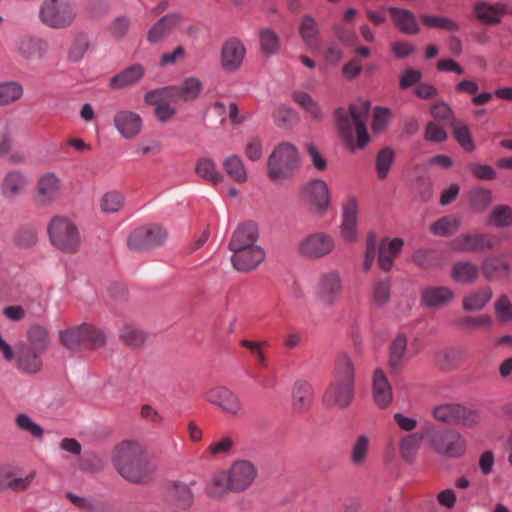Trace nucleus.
Masks as SVG:
<instances>
[{
  "label": "nucleus",
  "mask_w": 512,
  "mask_h": 512,
  "mask_svg": "<svg viewBox=\"0 0 512 512\" xmlns=\"http://www.w3.org/2000/svg\"><path fill=\"white\" fill-rule=\"evenodd\" d=\"M369 101L351 104L349 110L338 108L335 111V120L338 132L350 151L364 148L370 141L366 128Z\"/></svg>",
  "instance_id": "obj_1"
},
{
  "label": "nucleus",
  "mask_w": 512,
  "mask_h": 512,
  "mask_svg": "<svg viewBox=\"0 0 512 512\" xmlns=\"http://www.w3.org/2000/svg\"><path fill=\"white\" fill-rule=\"evenodd\" d=\"M112 463L125 481L135 485L150 483L157 469L155 458L146 450H115Z\"/></svg>",
  "instance_id": "obj_2"
},
{
  "label": "nucleus",
  "mask_w": 512,
  "mask_h": 512,
  "mask_svg": "<svg viewBox=\"0 0 512 512\" xmlns=\"http://www.w3.org/2000/svg\"><path fill=\"white\" fill-rule=\"evenodd\" d=\"M354 397V365L347 355L338 358L335 366L334 381L324 394L328 406L348 407Z\"/></svg>",
  "instance_id": "obj_3"
},
{
  "label": "nucleus",
  "mask_w": 512,
  "mask_h": 512,
  "mask_svg": "<svg viewBox=\"0 0 512 512\" xmlns=\"http://www.w3.org/2000/svg\"><path fill=\"white\" fill-rule=\"evenodd\" d=\"M298 168V150L288 142L278 144L267 160V175L273 182H282L292 178Z\"/></svg>",
  "instance_id": "obj_4"
},
{
  "label": "nucleus",
  "mask_w": 512,
  "mask_h": 512,
  "mask_svg": "<svg viewBox=\"0 0 512 512\" xmlns=\"http://www.w3.org/2000/svg\"><path fill=\"white\" fill-rule=\"evenodd\" d=\"M77 15V6L72 0H43L38 10L39 21L55 30L71 27Z\"/></svg>",
  "instance_id": "obj_5"
},
{
  "label": "nucleus",
  "mask_w": 512,
  "mask_h": 512,
  "mask_svg": "<svg viewBox=\"0 0 512 512\" xmlns=\"http://www.w3.org/2000/svg\"><path fill=\"white\" fill-rule=\"evenodd\" d=\"M203 89L202 81L194 76L185 78L179 85L151 90L145 94L146 103L172 100L173 103L192 102L198 98Z\"/></svg>",
  "instance_id": "obj_6"
},
{
  "label": "nucleus",
  "mask_w": 512,
  "mask_h": 512,
  "mask_svg": "<svg viewBox=\"0 0 512 512\" xmlns=\"http://www.w3.org/2000/svg\"><path fill=\"white\" fill-rule=\"evenodd\" d=\"M51 243L67 254H74L81 246V236L75 223L67 217L56 216L48 225Z\"/></svg>",
  "instance_id": "obj_7"
},
{
  "label": "nucleus",
  "mask_w": 512,
  "mask_h": 512,
  "mask_svg": "<svg viewBox=\"0 0 512 512\" xmlns=\"http://www.w3.org/2000/svg\"><path fill=\"white\" fill-rule=\"evenodd\" d=\"M59 340L69 350L79 351L87 348H98L104 345V334L89 324L73 326L60 331Z\"/></svg>",
  "instance_id": "obj_8"
},
{
  "label": "nucleus",
  "mask_w": 512,
  "mask_h": 512,
  "mask_svg": "<svg viewBox=\"0 0 512 512\" xmlns=\"http://www.w3.org/2000/svg\"><path fill=\"white\" fill-rule=\"evenodd\" d=\"M343 290V279L337 269L320 273L314 286L316 299L328 307L334 306L341 299Z\"/></svg>",
  "instance_id": "obj_9"
},
{
  "label": "nucleus",
  "mask_w": 512,
  "mask_h": 512,
  "mask_svg": "<svg viewBox=\"0 0 512 512\" xmlns=\"http://www.w3.org/2000/svg\"><path fill=\"white\" fill-rule=\"evenodd\" d=\"M14 52L21 60L39 62L47 57L49 43L41 36L24 33L15 39Z\"/></svg>",
  "instance_id": "obj_10"
},
{
  "label": "nucleus",
  "mask_w": 512,
  "mask_h": 512,
  "mask_svg": "<svg viewBox=\"0 0 512 512\" xmlns=\"http://www.w3.org/2000/svg\"><path fill=\"white\" fill-rule=\"evenodd\" d=\"M35 477V470L24 471L21 466L12 463L0 464V492L6 490L26 491Z\"/></svg>",
  "instance_id": "obj_11"
},
{
  "label": "nucleus",
  "mask_w": 512,
  "mask_h": 512,
  "mask_svg": "<svg viewBox=\"0 0 512 512\" xmlns=\"http://www.w3.org/2000/svg\"><path fill=\"white\" fill-rule=\"evenodd\" d=\"M168 233L164 227L158 224H150L135 229L128 238V246L131 250H148L165 243Z\"/></svg>",
  "instance_id": "obj_12"
},
{
  "label": "nucleus",
  "mask_w": 512,
  "mask_h": 512,
  "mask_svg": "<svg viewBox=\"0 0 512 512\" xmlns=\"http://www.w3.org/2000/svg\"><path fill=\"white\" fill-rule=\"evenodd\" d=\"M301 196L315 215L323 216L326 214L330 205V192L325 181L314 179L307 182L302 187Z\"/></svg>",
  "instance_id": "obj_13"
},
{
  "label": "nucleus",
  "mask_w": 512,
  "mask_h": 512,
  "mask_svg": "<svg viewBox=\"0 0 512 512\" xmlns=\"http://www.w3.org/2000/svg\"><path fill=\"white\" fill-rule=\"evenodd\" d=\"M335 248L334 238L324 232H314L304 237L298 244V253L308 259H320L329 255Z\"/></svg>",
  "instance_id": "obj_14"
},
{
  "label": "nucleus",
  "mask_w": 512,
  "mask_h": 512,
  "mask_svg": "<svg viewBox=\"0 0 512 512\" xmlns=\"http://www.w3.org/2000/svg\"><path fill=\"white\" fill-rule=\"evenodd\" d=\"M62 190L61 179L53 172L41 175L35 186V203L39 207H50L59 198Z\"/></svg>",
  "instance_id": "obj_15"
},
{
  "label": "nucleus",
  "mask_w": 512,
  "mask_h": 512,
  "mask_svg": "<svg viewBox=\"0 0 512 512\" xmlns=\"http://www.w3.org/2000/svg\"><path fill=\"white\" fill-rule=\"evenodd\" d=\"M205 399L229 415L239 416L243 412L239 396L228 387H212L205 393Z\"/></svg>",
  "instance_id": "obj_16"
},
{
  "label": "nucleus",
  "mask_w": 512,
  "mask_h": 512,
  "mask_svg": "<svg viewBox=\"0 0 512 512\" xmlns=\"http://www.w3.org/2000/svg\"><path fill=\"white\" fill-rule=\"evenodd\" d=\"M226 471L230 478L232 492L247 490L258 476L256 466L247 460L235 461Z\"/></svg>",
  "instance_id": "obj_17"
},
{
  "label": "nucleus",
  "mask_w": 512,
  "mask_h": 512,
  "mask_svg": "<svg viewBox=\"0 0 512 512\" xmlns=\"http://www.w3.org/2000/svg\"><path fill=\"white\" fill-rule=\"evenodd\" d=\"M231 252V263L234 269L241 273L255 270L265 259V251L259 245L231 250Z\"/></svg>",
  "instance_id": "obj_18"
},
{
  "label": "nucleus",
  "mask_w": 512,
  "mask_h": 512,
  "mask_svg": "<svg viewBox=\"0 0 512 512\" xmlns=\"http://www.w3.org/2000/svg\"><path fill=\"white\" fill-rule=\"evenodd\" d=\"M358 225V201L353 195H350L342 206V223L340 234L348 242L357 240Z\"/></svg>",
  "instance_id": "obj_19"
},
{
  "label": "nucleus",
  "mask_w": 512,
  "mask_h": 512,
  "mask_svg": "<svg viewBox=\"0 0 512 512\" xmlns=\"http://www.w3.org/2000/svg\"><path fill=\"white\" fill-rule=\"evenodd\" d=\"M113 123L120 135L127 140L136 138L142 130L140 115L128 110L118 111L114 115Z\"/></svg>",
  "instance_id": "obj_20"
},
{
  "label": "nucleus",
  "mask_w": 512,
  "mask_h": 512,
  "mask_svg": "<svg viewBox=\"0 0 512 512\" xmlns=\"http://www.w3.org/2000/svg\"><path fill=\"white\" fill-rule=\"evenodd\" d=\"M372 398L379 409H387L393 402L392 386L381 368L373 373Z\"/></svg>",
  "instance_id": "obj_21"
},
{
  "label": "nucleus",
  "mask_w": 512,
  "mask_h": 512,
  "mask_svg": "<svg viewBox=\"0 0 512 512\" xmlns=\"http://www.w3.org/2000/svg\"><path fill=\"white\" fill-rule=\"evenodd\" d=\"M28 184L29 180L22 171L10 170L1 182V194L4 199L13 201L26 191Z\"/></svg>",
  "instance_id": "obj_22"
},
{
  "label": "nucleus",
  "mask_w": 512,
  "mask_h": 512,
  "mask_svg": "<svg viewBox=\"0 0 512 512\" xmlns=\"http://www.w3.org/2000/svg\"><path fill=\"white\" fill-rule=\"evenodd\" d=\"M246 49L243 43L232 38L226 41L221 51V64L225 71L234 72L241 66Z\"/></svg>",
  "instance_id": "obj_23"
},
{
  "label": "nucleus",
  "mask_w": 512,
  "mask_h": 512,
  "mask_svg": "<svg viewBox=\"0 0 512 512\" xmlns=\"http://www.w3.org/2000/svg\"><path fill=\"white\" fill-rule=\"evenodd\" d=\"M258 228L253 222H245L240 224L233 232L229 242V249L239 250L241 248H247L256 246L258 241Z\"/></svg>",
  "instance_id": "obj_24"
},
{
  "label": "nucleus",
  "mask_w": 512,
  "mask_h": 512,
  "mask_svg": "<svg viewBox=\"0 0 512 512\" xmlns=\"http://www.w3.org/2000/svg\"><path fill=\"white\" fill-rule=\"evenodd\" d=\"M492 246V242L484 234H462L450 242V247L455 252L482 251Z\"/></svg>",
  "instance_id": "obj_25"
},
{
  "label": "nucleus",
  "mask_w": 512,
  "mask_h": 512,
  "mask_svg": "<svg viewBox=\"0 0 512 512\" xmlns=\"http://www.w3.org/2000/svg\"><path fill=\"white\" fill-rule=\"evenodd\" d=\"M181 20L182 16L177 13L162 17L148 31L147 40L152 44L159 43L180 24Z\"/></svg>",
  "instance_id": "obj_26"
},
{
  "label": "nucleus",
  "mask_w": 512,
  "mask_h": 512,
  "mask_svg": "<svg viewBox=\"0 0 512 512\" xmlns=\"http://www.w3.org/2000/svg\"><path fill=\"white\" fill-rule=\"evenodd\" d=\"M291 397L293 411L297 414L306 412L313 399V389L311 384L304 380L296 381L292 387Z\"/></svg>",
  "instance_id": "obj_27"
},
{
  "label": "nucleus",
  "mask_w": 512,
  "mask_h": 512,
  "mask_svg": "<svg viewBox=\"0 0 512 512\" xmlns=\"http://www.w3.org/2000/svg\"><path fill=\"white\" fill-rule=\"evenodd\" d=\"M402 246L403 240L400 238L382 240L378 254V264L381 269L389 271L393 267L394 259L401 251Z\"/></svg>",
  "instance_id": "obj_28"
},
{
  "label": "nucleus",
  "mask_w": 512,
  "mask_h": 512,
  "mask_svg": "<svg viewBox=\"0 0 512 512\" xmlns=\"http://www.w3.org/2000/svg\"><path fill=\"white\" fill-rule=\"evenodd\" d=\"M506 13V6L502 3H488L479 1L475 4V14L485 24H497Z\"/></svg>",
  "instance_id": "obj_29"
},
{
  "label": "nucleus",
  "mask_w": 512,
  "mask_h": 512,
  "mask_svg": "<svg viewBox=\"0 0 512 512\" xmlns=\"http://www.w3.org/2000/svg\"><path fill=\"white\" fill-rule=\"evenodd\" d=\"M42 354V352L23 345L17 352L18 369L24 373H37L42 368Z\"/></svg>",
  "instance_id": "obj_30"
},
{
  "label": "nucleus",
  "mask_w": 512,
  "mask_h": 512,
  "mask_svg": "<svg viewBox=\"0 0 512 512\" xmlns=\"http://www.w3.org/2000/svg\"><path fill=\"white\" fill-rule=\"evenodd\" d=\"M229 491L232 492V486L226 470L215 473L205 487L206 495L217 500L225 497Z\"/></svg>",
  "instance_id": "obj_31"
},
{
  "label": "nucleus",
  "mask_w": 512,
  "mask_h": 512,
  "mask_svg": "<svg viewBox=\"0 0 512 512\" xmlns=\"http://www.w3.org/2000/svg\"><path fill=\"white\" fill-rule=\"evenodd\" d=\"M299 34L303 42L311 49L319 46V26L316 19L311 15H304L299 23Z\"/></svg>",
  "instance_id": "obj_32"
},
{
  "label": "nucleus",
  "mask_w": 512,
  "mask_h": 512,
  "mask_svg": "<svg viewBox=\"0 0 512 512\" xmlns=\"http://www.w3.org/2000/svg\"><path fill=\"white\" fill-rule=\"evenodd\" d=\"M168 496L182 510H189L194 502V493L190 485L181 482H175L169 487Z\"/></svg>",
  "instance_id": "obj_33"
},
{
  "label": "nucleus",
  "mask_w": 512,
  "mask_h": 512,
  "mask_svg": "<svg viewBox=\"0 0 512 512\" xmlns=\"http://www.w3.org/2000/svg\"><path fill=\"white\" fill-rule=\"evenodd\" d=\"M479 275V268L470 261L456 262L451 269L452 279L460 284H472Z\"/></svg>",
  "instance_id": "obj_34"
},
{
  "label": "nucleus",
  "mask_w": 512,
  "mask_h": 512,
  "mask_svg": "<svg viewBox=\"0 0 512 512\" xmlns=\"http://www.w3.org/2000/svg\"><path fill=\"white\" fill-rule=\"evenodd\" d=\"M24 96V86L16 80L0 82V106H10Z\"/></svg>",
  "instance_id": "obj_35"
},
{
  "label": "nucleus",
  "mask_w": 512,
  "mask_h": 512,
  "mask_svg": "<svg viewBox=\"0 0 512 512\" xmlns=\"http://www.w3.org/2000/svg\"><path fill=\"white\" fill-rule=\"evenodd\" d=\"M144 75V68L139 65H132L113 76L110 80V87L113 89H122L138 82Z\"/></svg>",
  "instance_id": "obj_36"
},
{
  "label": "nucleus",
  "mask_w": 512,
  "mask_h": 512,
  "mask_svg": "<svg viewBox=\"0 0 512 512\" xmlns=\"http://www.w3.org/2000/svg\"><path fill=\"white\" fill-rule=\"evenodd\" d=\"M387 11L395 25L405 34L416 33V19L412 12L406 9L388 7Z\"/></svg>",
  "instance_id": "obj_37"
},
{
  "label": "nucleus",
  "mask_w": 512,
  "mask_h": 512,
  "mask_svg": "<svg viewBox=\"0 0 512 512\" xmlns=\"http://www.w3.org/2000/svg\"><path fill=\"white\" fill-rule=\"evenodd\" d=\"M225 173L236 183H245L248 174L245 169L243 160L240 156L232 154L227 156L222 163Z\"/></svg>",
  "instance_id": "obj_38"
},
{
  "label": "nucleus",
  "mask_w": 512,
  "mask_h": 512,
  "mask_svg": "<svg viewBox=\"0 0 512 512\" xmlns=\"http://www.w3.org/2000/svg\"><path fill=\"white\" fill-rule=\"evenodd\" d=\"M452 289L444 286L429 287L423 291L422 299L427 306H440L453 300Z\"/></svg>",
  "instance_id": "obj_39"
},
{
  "label": "nucleus",
  "mask_w": 512,
  "mask_h": 512,
  "mask_svg": "<svg viewBox=\"0 0 512 512\" xmlns=\"http://www.w3.org/2000/svg\"><path fill=\"white\" fill-rule=\"evenodd\" d=\"M196 174L213 185L222 182L224 176L217 170L215 162L210 158H201L195 166Z\"/></svg>",
  "instance_id": "obj_40"
},
{
  "label": "nucleus",
  "mask_w": 512,
  "mask_h": 512,
  "mask_svg": "<svg viewBox=\"0 0 512 512\" xmlns=\"http://www.w3.org/2000/svg\"><path fill=\"white\" fill-rule=\"evenodd\" d=\"M493 293L491 289L484 288L472 292L464 297L463 309L465 311H478L483 309L492 299Z\"/></svg>",
  "instance_id": "obj_41"
},
{
  "label": "nucleus",
  "mask_w": 512,
  "mask_h": 512,
  "mask_svg": "<svg viewBox=\"0 0 512 512\" xmlns=\"http://www.w3.org/2000/svg\"><path fill=\"white\" fill-rule=\"evenodd\" d=\"M27 334L29 341V344L27 345L28 347L42 353L47 350L50 344V338L46 328L38 324H34L29 328Z\"/></svg>",
  "instance_id": "obj_42"
},
{
  "label": "nucleus",
  "mask_w": 512,
  "mask_h": 512,
  "mask_svg": "<svg viewBox=\"0 0 512 512\" xmlns=\"http://www.w3.org/2000/svg\"><path fill=\"white\" fill-rule=\"evenodd\" d=\"M482 269L485 277L489 280L506 278L509 275V265L494 257L486 258Z\"/></svg>",
  "instance_id": "obj_43"
},
{
  "label": "nucleus",
  "mask_w": 512,
  "mask_h": 512,
  "mask_svg": "<svg viewBox=\"0 0 512 512\" xmlns=\"http://www.w3.org/2000/svg\"><path fill=\"white\" fill-rule=\"evenodd\" d=\"M241 346L248 349L251 355L256 359L261 368L268 367V357L266 350L270 347V343L266 340L255 341L243 339L240 342Z\"/></svg>",
  "instance_id": "obj_44"
},
{
  "label": "nucleus",
  "mask_w": 512,
  "mask_h": 512,
  "mask_svg": "<svg viewBox=\"0 0 512 512\" xmlns=\"http://www.w3.org/2000/svg\"><path fill=\"white\" fill-rule=\"evenodd\" d=\"M407 339L404 335H398L391 344L389 366L393 372H398L402 365L406 351Z\"/></svg>",
  "instance_id": "obj_45"
},
{
  "label": "nucleus",
  "mask_w": 512,
  "mask_h": 512,
  "mask_svg": "<svg viewBox=\"0 0 512 512\" xmlns=\"http://www.w3.org/2000/svg\"><path fill=\"white\" fill-rule=\"evenodd\" d=\"M452 129L455 140L463 150L469 153H472L476 150V144L467 124L462 122H455L452 124Z\"/></svg>",
  "instance_id": "obj_46"
},
{
  "label": "nucleus",
  "mask_w": 512,
  "mask_h": 512,
  "mask_svg": "<svg viewBox=\"0 0 512 512\" xmlns=\"http://www.w3.org/2000/svg\"><path fill=\"white\" fill-rule=\"evenodd\" d=\"M125 204V197L119 191H108L100 199V210L106 214L120 211Z\"/></svg>",
  "instance_id": "obj_47"
},
{
  "label": "nucleus",
  "mask_w": 512,
  "mask_h": 512,
  "mask_svg": "<svg viewBox=\"0 0 512 512\" xmlns=\"http://www.w3.org/2000/svg\"><path fill=\"white\" fill-rule=\"evenodd\" d=\"M120 339L125 345L138 348L147 340V334L133 325H125L120 331Z\"/></svg>",
  "instance_id": "obj_48"
},
{
  "label": "nucleus",
  "mask_w": 512,
  "mask_h": 512,
  "mask_svg": "<svg viewBox=\"0 0 512 512\" xmlns=\"http://www.w3.org/2000/svg\"><path fill=\"white\" fill-rule=\"evenodd\" d=\"M293 100L304 109L312 118L319 119L322 116L321 108L308 93L303 91H295Z\"/></svg>",
  "instance_id": "obj_49"
},
{
  "label": "nucleus",
  "mask_w": 512,
  "mask_h": 512,
  "mask_svg": "<svg viewBox=\"0 0 512 512\" xmlns=\"http://www.w3.org/2000/svg\"><path fill=\"white\" fill-rule=\"evenodd\" d=\"M421 20L428 28H439L449 32H455L459 29L457 22L451 18L439 15H422Z\"/></svg>",
  "instance_id": "obj_50"
},
{
  "label": "nucleus",
  "mask_w": 512,
  "mask_h": 512,
  "mask_svg": "<svg viewBox=\"0 0 512 512\" xmlns=\"http://www.w3.org/2000/svg\"><path fill=\"white\" fill-rule=\"evenodd\" d=\"M391 283L389 279L377 280L372 286V300L373 303L382 307L390 300Z\"/></svg>",
  "instance_id": "obj_51"
},
{
  "label": "nucleus",
  "mask_w": 512,
  "mask_h": 512,
  "mask_svg": "<svg viewBox=\"0 0 512 512\" xmlns=\"http://www.w3.org/2000/svg\"><path fill=\"white\" fill-rule=\"evenodd\" d=\"M273 120L275 124L280 128H290L298 122L297 113L285 105L279 106L273 112Z\"/></svg>",
  "instance_id": "obj_52"
},
{
  "label": "nucleus",
  "mask_w": 512,
  "mask_h": 512,
  "mask_svg": "<svg viewBox=\"0 0 512 512\" xmlns=\"http://www.w3.org/2000/svg\"><path fill=\"white\" fill-rule=\"evenodd\" d=\"M433 441L437 444L435 448H461L465 444L460 434L455 431L437 433L433 436Z\"/></svg>",
  "instance_id": "obj_53"
},
{
  "label": "nucleus",
  "mask_w": 512,
  "mask_h": 512,
  "mask_svg": "<svg viewBox=\"0 0 512 512\" xmlns=\"http://www.w3.org/2000/svg\"><path fill=\"white\" fill-rule=\"evenodd\" d=\"M459 226L460 222L456 217L446 216L433 223L430 230L434 235L449 236L455 233Z\"/></svg>",
  "instance_id": "obj_54"
},
{
  "label": "nucleus",
  "mask_w": 512,
  "mask_h": 512,
  "mask_svg": "<svg viewBox=\"0 0 512 512\" xmlns=\"http://www.w3.org/2000/svg\"><path fill=\"white\" fill-rule=\"evenodd\" d=\"M394 161V152L391 148L386 147L380 150L376 156L377 176L380 180L388 176L391 165Z\"/></svg>",
  "instance_id": "obj_55"
},
{
  "label": "nucleus",
  "mask_w": 512,
  "mask_h": 512,
  "mask_svg": "<svg viewBox=\"0 0 512 512\" xmlns=\"http://www.w3.org/2000/svg\"><path fill=\"white\" fill-rule=\"evenodd\" d=\"M489 223L502 228L512 225V209L507 205L496 206L490 215Z\"/></svg>",
  "instance_id": "obj_56"
},
{
  "label": "nucleus",
  "mask_w": 512,
  "mask_h": 512,
  "mask_svg": "<svg viewBox=\"0 0 512 512\" xmlns=\"http://www.w3.org/2000/svg\"><path fill=\"white\" fill-rule=\"evenodd\" d=\"M15 424L21 431L26 432L35 438H39L43 435L42 427L25 413H19L16 415Z\"/></svg>",
  "instance_id": "obj_57"
},
{
  "label": "nucleus",
  "mask_w": 512,
  "mask_h": 512,
  "mask_svg": "<svg viewBox=\"0 0 512 512\" xmlns=\"http://www.w3.org/2000/svg\"><path fill=\"white\" fill-rule=\"evenodd\" d=\"M260 43L262 51L266 54H275L280 47L278 35L269 28L261 30Z\"/></svg>",
  "instance_id": "obj_58"
},
{
  "label": "nucleus",
  "mask_w": 512,
  "mask_h": 512,
  "mask_svg": "<svg viewBox=\"0 0 512 512\" xmlns=\"http://www.w3.org/2000/svg\"><path fill=\"white\" fill-rule=\"evenodd\" d=\"M492 201V194L487 189L477 188L471 191V204L478 211H483Z\"/></svg>",
  "instance_id": "obj_59"
},
{
  "label": "nucleus",
  "mask_w": 512,
  "mask_h": 512,
  "mask_svg": "<svg viewBox=\"0 0 512 512\" xmlns=\"http://www.w3.org/2000/svg\"><path fill=\"white\" fill-rule=\"evenodd\" d=\"M130 24L129 18L118 16L111 22L108 29L113 37L122 39L128 34Z\"/></svg>",
  "instance_id": "obj_60"
},
{
  "label": "nucleus",
  "mask_w": 512,
  "mask_h": 512,
  "mask_svg": "<svg viewBox=\"0 0 512 512\" xmlns=\"http://www.w3.org/2000/svg\"><path fill=\"white\" fill-rule=\"evenodd\" d=\"M390 118V110L387 108L377 107L374 109L372 130L374 133H381L385 130Z\"/></svg>",
  "instance_id": "obj_61"
},
{
  "label": "nucleus",
  "mask_w": 512,
  "mask_h": 512,
  "mask_svg": "<svg viewBox=\"0 0 512 512\" xmlns=\"http://www.w3.org/2000/svg\"><path fill=\"white\" fill-rule=\"evenodd\" d=\"M447 137H448V134L442 126H440L434 122H429L427 124L426 130L424 133L425 140H427L429 142L442 143L447 140Z\"/></svg>",
  "instance_id": "obj_62"
},
{
  "label": "nucleus",
  "mask_w": 512,
  "mask_h": 512,
  "mask_svg": "<svg viewBox=\"0 0 512 512\" xmlns=\"http://www.w3.org/2000/svg\"><path fill=\"white\" fill-rule=\"evenodd\" d=\"M88 47L89 42L86 37L81 36L76 38L69 49V60L72 62L80 61L86 53Z\"/></svg>",
  "instance_id": "obj_63"
},
{
  "label": "nucleus",
  "mask_w": 512,
  "mask_h": 512,
  "mask_svg": "<svg viewBox=\"0 0 512 512\" xmlns=\"http://www.w3.org/2000/svg\"><path fill=\"white\" fill-rule=\"evenodd\" d=\"M495 312L502 322L512 321V304L507 296H501L495 303Z\"/></svg>",
  "instance_id": "obj_64"
}]
</instances>
